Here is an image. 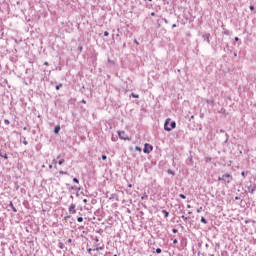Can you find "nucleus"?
I'll list each match as a JSON object with an SVG mask.
<instances>
[{
    "label": "nucleus",
    "mask_w": 256,
    "mask_h": 256,
    "mask_svg": "<svg viewBox=\"0 0 256 256\" xmlns=\"http://www.w3.org/2000/svg\"><path fill=\"white\" fill-rule=\"evenodd\" d=\"M73 182H74V183H79V179L74 178V179H73Z\"/></svg>",
    "instance_id": "obj_21"
},
{
    "label": "nucleus",
    "mask_w": 256,
    "mask_h": 256,
    "mask_svg": "<svg viewBox=\"0 0 256 256\" xmlns=\"http://www.w3.org/2000/svg\"><path fill=\"white\" fill-rule=\"evenodd\" d=\"M67 243H73V239H71V238L68 239V240H67Z\"/></svg>",
    "instance_id": "obj_26"
},
{
    "label": "nucleus",
    "mask_w": 256,
    "mask_h": 256,
    "mask_svg": "<svg viewBox=\"0 0 256 256\" xmlns=\"http://www.w3.org/2000/svg\"><path fill=\"white\" fill-rule=\"evenodd\" d=\"M169 123L170 127H169ZM177 126V123H175V121L171 122V118H167L164 124V129L165 131H171V129H175V127Z\"/></svg>",
    "instance_id": "obj_1"
},
{
    "label": "nucleus",
    "mask_w": 256,
    "mask_h": 256,
    "mask_svg": "<svg viewBox=\"0 0 256 256\" xmlns=\"http://www.w3.org/2000/svg\"><path fill=\"white\" fill-rule=\"evenodd\" d=\"M75 204H71L68 208L69 214L70 215H75V213H77V210H75Z\"/></svg>",
    "instance_id": "obj_5"
},
{
    "label": "nucleus",
    "mask_w": 256,
    "mask_h": 256,
    "mask_svg": "<svg viewBox=\"0 0 256 256\" xmlns=\"http://www.w3.org/2000/svg\"><path fill=\"white\" fill-rule=\"evenodd\" d=\"M104 36H105V37H109V32H108V31H105V32H104Z\"/></svg>",
    "instance_id": "obj_18"
},
{
    "label": "nucleus",
    "mask_w": 256,
    "mask_h": 256,
    "mask_svg": "<svg viewBox=\"0 0 256 256\" xmlns=\"http://www.w3.org/2000/svg\"><path fill=\"white\" fill-rule=\"evenodd\" d=\"M59 131H61V126H56L55 128H54V133H59Z\"/></svg>",
    "instance_id": "obj_8"
},
{
    "label": "nucleus",
    "mask_w": 256,
    "mask_h": 256,
    "mask_svg": "<svg viewBox=\"0 0 256 256\" xmlns=\"http://www.w3.org/2000/svg\"><path fill=\"white\" fill-rule=\"evenodd\" d=\"M250 11H255V7L254 6H250Z\"/></svg>",
    "instance_id": "obj_24"
},
{
    "label": "nucleus",
    "mask_w": 256,
    "mask_h": 256,
    "mask_svg": "<svg viewBox=\"0 0 256 256\" xmlns=\"http://www.w3.org/2000/svg\"><path fill=\"white\" fill-rule=\"evenodd\" d=\"M135 150H136V151H141V148H140L139 146H136V147H135Z\"/></svg>",
    "instance_id": "obj_23"
},
{
    "label": "nucleus",
    "mask_w": 256,
    "mask_h": 256,
    "mask_svg": "<svg viewBox=\"0 0 256 256\" xmlns=\"http://www.w3.org/2000/svg\"><path fill=\"white\" fill-rule=\"evenodd\" d=\"M77 221H78V223H83V217H78Z\"/></svg>",
    "instance_id": "obj_13"
},
{
    "label": "nucleus",
    "mask_w": 256,
    "mask_h": 256,
    "mask_svg": "<svg viewBox=\"0 0 256 256\" xmlns=\"http://www.w3.org/2000/svg\"><path fill=\"white\" fill-rule=\"evenodd\" d=\"M83 203H87V199H83Z\"/></svg>",
    "instance_id": "obj_36"
},
{
    "label": "nucleus",
    "mask_w": 256,
    "mask_h": 256,
    "mask_svg": "<svg viewBox=\"0 0 256 256\" xmlns=\"http://www.w3.org/2000/svg\"><path fill=\"white\" fill-rule=\"evenodd\" d=\"M9 205H10L12 211H13L14 213H17V208H15V206L13 205V202H10Z\"/></svg>",
    "instance_id": "obj_7"
},
{
    "label": "nucleus",
    "mask_w": 256,
    "mask_h": 256,
    "mask_svg": "<svg viewBox=\"0 0 256 256\" xmlns=\"http://www.w3.org/2000/svg\"><path fill=\"white\" fill-rule=\"evenodd\" d=\"M134 43H135L136 45H139V41H137V40H134Z\"/></svg>",
    "instance_id": "obj_27"
},
{
    "label": "nucleus",
    "mask_w": 256,
    "mask_h": 256,
    "mask_svg": "<svg viewBox=\"0 0 256 256\" xmlns=\"http://www.w3.org/2000/svg\"><path fill=\"white\" fill-rule=\"evenodd\" d=\"M148 1H150V2H151V1H153V0H148Z\"/></svg>",
    "instance_id": "obj_42"
},
{
    "label": "nucleus",
    "mask_w": 256,
    "mask_h": 256,
    "mask_svg": "<svg viewBox=\"0 0 256 256\" xmlns=\"http://www.w3.org/2000/svg\"><path fill=\"white\" fill-rule=\"evenodd\" d=\"M218 181H223L224 183H231L233 181V176L229 174H224L222 177L218 178Z\"/></svg>",
    "instance_id": "obj_2"
},
{
    "label": "nucleus",
    "mask_w": 256,
    "mask_h": 256,
    "mask_svg": "<svg viewBox=\"0 0 256 256\" xmlns=\"http://www.w3.org/2000/svg\"><path fill=\"white\" fill-rule=\"evenodd\" d=\"M61 87H63V84H59L56 86V91H59V89H61Z\"/></svg>",
    "instance_id": "obj_12"
},
{
    "label": "nucleus",
    "mask_w": 256,
    "mask_h": 256,
    "mask_svg": "<svg viewBox=\"0 0 256 256\" xmlns=\"http://www.w3.org/2000/svg\"><path fill=\"white\" fill-rule=\"evenodd\" d=\"M162 213L164 214V217H169V212L167 210H163Z\"/></svg>",
    "instance_id": "obj_9"
},
{
    "label": "nucleus",
    "mask_w": 256,
    "mask_h": 256,
    "mask_svg": "<svg viewBox=\"0 0 256 256\" xmlns=\"http://www.w3.org/2000/svg\"><path fill=\"white\" fill-rule=\"evenodd\" d=\"M156 253L159 255L161 253V248H157Z\"/></svg>",
    "instance_id": "obj_17"
},
{
    "label": "nucleus",
    "mask_w": 256,
    "mask_h": 256,
    "mask_svg": "<svg viewBox=\"0 0 256 256\" xmlns=\"http://www.w3.org/2000/svg\"><path fill=\"white\" fill-rule=\"evenodd\" d=\"M57 159H60L58 165H63L65 163V159L61 158V156H57Z\"/></svg>",
    "instance_id": "obj_6"
},
{
    "label": "nucleus",
    "mask_w": 256,
    "mask_h": 256,
    "mask_svg": "<svg viewBox=\"0 0 256 256\" xmlns=\"http://www.w3.org/2000/svg\"><path fill=\"white\" fill-rule=\"evenodd\" d=\"M60 249H63V246H62V245H60Z\"/></svg>",
    "instance_id": "obj_41"
},
{
    "label": "nucleus",
    "mask_w": 256,
    "mask_h": 256,
    "mask_svg": "<svg viewBox=\"0 0 256 256\" xmlns=\"http://www.w3.org/2000/svg\"><path fill=\"white\" fill-rule=\"evenodd\" d=\"M173 233H177V230H176V229H173Z\"/></svg>",
    "instance_id": "obj_38"
},
{
    "label": "nucleus",
    "mask_w": 256,
    "mask_h": 256,
    "mask_svg": "<svg viewBox=\"0 0 256 256\" xmlns=\"http://www.w3.org/2000/svg\"><path fill=\"white\" fill-rule=\"evenodd\" d=\"M177 243H179V241H177V239H174V240H173V244H174V245H177Z\"/></svg>",
    "instance_id": "obj_22"
},
{
    "label": "nucleus",
    "mask_w": 256,
    "mask_h": 256,
    "mask_svg": "<svg viewBox=\"0 0 256 256\" xmlns=\"http://www.w3.org/2000/svg\"><path fill=\"white\" fill-rule=\"evenodd\" d=\"M103 161H107V155H102Z\"/></svg>",
    "instance_id": "obj_14"
},
{
    "label": "nucleus",
    "mask_w": 256,
    "mask_h": 256,
    "mask_svg": "<svg viewBox=\"0 0 256 256\" xmlns=\"http://www.w3.org/2000/svg\"><path fill=\"white\" fill-rule=\"evenodd\" d=\"M3 157H4V159H9V157L7 156V154H5Z\"/></svg>",
    "instance_id": "obj_29"
},
{
    "label": "nucleus",
    "mask_w": 256,
    "mask_h": 256,
    "mask_svg": "<svg viewBox=\"0 0 256 256\" xmlns=\"http://www.w3.org/2000/svg\"><path fill=\"white\" fill-rule=\"evenodd\" d=\"M102 250H103V247H99V248L94 249V251H102Z\"/></svg>",
    "instance_id": "obj_16"
},
{
    "label": "nucleus",
    "mask_w": 256,
    "mask_h": 256,
    "mask_svg": "<svg viewBox=\"0 0 256 256\" xmlns=\"http://www.w3.org/2000/svg\"><path fill=\"white\" fill-rule=\"evenodd\" d=\"M5 125H9V120H4Z\"/></svg>",
    "instance_id": "obj_25"
},
{
    "label": "nucleus",
    "mask_w": 256,
    "mask_h": 256,
    "mask_svg": "<svg viewBox=\"0 0 256 256\" xmlns=\"http://www.w3.org/2000/svg\"><path fill=\"white\" fill-rule=\"evenodd\" d=\"M118 136L123 141H131V138H129V136L127 135V133H125V131H118Z\"/></svg>",
    "instance_id": "obj_3"
},
{
    "label": "nucleus",
    "mask_w": 256,
    "mask_h": 256,
    "mask_svg": "<svg viewBox=\"0 0 256 256\" xmlns=\"http://www.w3.org/2000/svg\"><path fill=\"white\" fill-rule=\"evenodd\" d=\"M44 65L47 67L49 66V62H44Z\"/></svg>",
    "instance_id": "obj_28"
},
{
    "label": "nucleus",
    "mask_w": 256,
    "mask_h": 256,
    "mask_svg": "<svg viewBox=\"0 0 256 256\" xmlns=\"http://www.w3.org/2000/svg\"><path fill=\"white\" fill-rule=\"evenodd\" d=\"M241 175H242V177H245V172H242Z\"/></svg>",
    "instance_id": "obj_33"
},
{
    "label": "nucleus",
    "mask_w": 256,
    "mask_h": 256,
    "mask_svg": "<svg viewBox=\"0 0 256 256\" xmlns=\"http://www.w3.org/2000/svg\"><path fill=\"white\" fill-rule=\"evenodd\" d=\"M79 51H83V46H80V47H79Z\"/></svg>",
    "instance_id": "obj_30"
},
{
    "label": "nucleus",
    "mask_w": 256,
    "mask_h": 256,
    "mask_svg": "<svg viewBox=\"0 0 256 256\" xmlns=\"http://www.w3.org/2000/svg\"><path fill=\"white\" fill-rule=\"evenodd\" d=\"M254 192H255V190H251V192H250V193L253 195V193H254Z\"/></svg>",
    "instance_id": "obj_37"
},
{
    "label": "nucleus",
    "mask_w": 256,
    "mask_h": 256,
    "mask_svg": "<svg viewBox=\"0 0 256 256\" xmlns=\"http://www.w3.org/2000/svg\"><path fill=\"white\" fill-rule=\"evenodd\" d=\"M201 223H203L204 225H207V220L205 219V217L201 218Z\"/></svg>",
    "instance_id": "obj_10"
},
{
    "label": "nucleus",
    "mask_w": 256,
    "mask_h": 256,
    "mask_svg": "<svg viewBox=\"0 0 256 256\" xmlns=\"http://www.w3.org/2000/svg\"><path fill=\"white\" fill-rule=\"evenodd\" d=\"M88 252L91 253V248L88 249Z\"/></svg>",
    "instance_id": "obj_40"
},
{
    "label": "nucleus",
    "mask_w": 256,
    "mask_h": 256,
    "mask_svg": "<svg viewBox=\"0 0 256 256\" xmlns=\"http://www.w3.org/2000/svg\"><path fill=\"white\" fill-rule=\"evenodd\" d=\"M144 153H150L151 151H153V147L151 146V144H145L144 145V149H143Z\"/></svg>",
    "instance_id": "obj_4"
},
{
    "label": "nucleus",
    "mask_w": 256,
    "mask_h": 256,
    "mask_svg": "<svg viewBox=\"0 0 256 256\" xmlns=\"http://www.w3.org/2000/svg\"><path fill=\"white\" fill-rule=\"evenodd\" d=\"M235 41H239V37H235Z\"/></svg>",
    "instance_id": "obj_34"
},
{
    "label": "nucleus",
    "mask_w": 256,
    "mask_h": 256,
    "mask_svg": "<svg viewBox=\"0 0 256 256\" xmlns=\"http://www.w3.org/2000/svg\"><path fill=\"white\" fill-rule=\"evenodd\" d=\"M168 173H171V175H174L173 171L169 170Z\"/></svg>",
    "instance_id": "obj_32"
},
{
    "label": "nucleus",
    "mask_w": 256,
    "mask_h": 256,
    "mask_svg": "<svg viewBox=\"0 0 256 256\" xmlns=\"http://www.w3.org/2000/svg\"><path fill=\"white\" fill-rule=\"evenodd\" d=\"M82 103H84V104H85V103H87V102H86L85 100H82Z\"/></svg>",
    "instance_id": "obj_39"
},
{
    "label": "nucleus",
    "mask_w": 256,
    "mask_h": 256,
    "mask_svg": "<svg viewBox=\"0 0 256 256\" xmlns=\"http://www.w3.org/2000/svg\"><path fill=\"white\" fill-rule=\"evenodd\" d=\"M201 211H203V207L197 209V213H201Z\"/></svg>",
    "instance_id": "obj_15"
},
{
    "label": "nucleus",
    "mask_w": 256,
    "mask_h": 256,
    "mask_svg": "<svg viewBox=\"0 0 256 256\" xmlns=\"http://www.w3.org/2000/svg\"><path fill=\"white\" fill-rule=\"evenodd\" d=\"M180 198H181V199H186L185 194H180Z\"/></svg>",
    "instance_id": "obj_20"
},
{
    "label": "nucleus",
    "mask_w": 256,
    "mask_h": 256,
    "mask_svg": "<svg viewBox=\"0 0 256 256\" xmlns=\"http://www.w3.org/2000/svg\"><path fill=\"white\" fill-rule=\"evenodd\" d=\"M151 16H152V17H155V12H152V13H151Z\"/></svg>",
    "instance_id": "obj_31"
},
{
    "label": "nucleus",
    "mask_w": 256,
    "mask_h": 256,
    "mask_svg": "<svg viewBox=\"0 0 256 256\" xmlns=\"http://www.w3.org/2000/svg\"><path fill=\"white\" fill-rule=\"evenodd\" d=\"M59 175H67V172L60 171Z\"/></svg>",
    "instance_id": "obj_19"
},
{
    "label": "nucleus",
    "mask_w": 256,
    "mask_h": 256,
    "mask_svg": "<svg viewBox=\"0 0 256 256\" xmlns=\"http://www.w3.org/2000/svg\"><path fill=\"white\" fill-rule=\"evenodd\" d=\"M131 96L134 97V99H139V95H137L135 93H132Z\"/></svg>",
    "instance_id": "obj_11"
},
{
    "label": "nucleus",
    "mask_w": 256,
    "mask_h": 256,
    "mask_svg": "<svg viewBox=\"0 0 256 256\" xmlns=\"http://www.w3.org/2000/svg\"><path fill=\"white\" fill-rule=\"evenodd\" d=\"M49 169H53V165H49Z\"/></svg>",
    "instance_id": "obj_35"
}]
</instances>
